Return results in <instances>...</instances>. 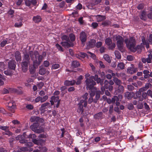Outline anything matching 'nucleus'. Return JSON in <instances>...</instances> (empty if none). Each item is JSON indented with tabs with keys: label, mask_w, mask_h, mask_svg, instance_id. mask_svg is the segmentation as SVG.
<instances>
[{
	"label": "nucleus",
	"mask_w": 152,
	"mask_h": 152,
	"mask_svg": "<svg viewBox=\"0 0 152 152\" xmlns=\"http://www.w3.org/2000/svg\"><path fill=\"white\" fill-rule=\"evenodd\" d=\"M8 110H9L12 113L14 112V108L15 107V105H13V104L11 103H9L8 104Z\"/></svg>",
	"instance_id": "nucleus-23"
},
{
	"label": "nucleus",
	"mask_w": 152,
	"mask_h": 152,
	"mask_svg": "<svg viewBox=\"0 0 152 152\" xmlns=\"http://www.w3.org/2000/svg\"><path fill=\"white\" fill-rule=\"evenodd\" d=\"M127 108L129 110H131L133 109L134 107L132 103H129L127 105Z\"/></svg>",
	"instance_id": "nucleus-50"
},
{
	"label": "nucleus",
	"mask_w": 152,
	"mask_h": 152,
	"mask_svg": "<svg viewBox=\"0 0 152 152\" xmlns=\"http://www.w3.org/2000/svg\"><path fill=\"white\" fill-rule=\"evenodd\" d=\"M102 25L103 27L108 26H111V22L108 20H106L102 23Z\"/></svg>",
	"instance_id": "nucleus-19"
},
{
	"label": "nucleus",
	"mask_w": 152,
	"mask_h": 152,
	"mask_svg": "<svg viewBox=\"0 0 152 152\" xmlns=\"http://www.w3.org/2000/svg\"><path fill=\"white\" fill-rule=\"evenodd\" d=\"M101 91H96V92L95 99H94V102L97 103L100 97Z\"/></svg>",
	"instance_id": "nucleus-17"
},
{
	"label": "nucleus",
	"mask_w": 152,
	"mask_h": 152,
	"mask_svg": "<svg viewBox=\"0 0 152 152\" xmlns=\"http://www.w3.org/2000/svg\"><path fill=\"white\" fill-rule=\"evenodd\" d=\"M111 99L112 103H114L115 101H118L119 98L117 96H115Z\"/></svg>",
	"instance_id": "nucleus-40"
},
{
	"label": "nucleus",
	"mask_w": 152,
	"mask_h": 152,
	"mask_svg": "<svg viewBox=\"0 0 152 152\" xmlns=\"http://www.w3.org/2000/svg\"><path fill=\"white\" fill-rule=\"evenodd\" d=\"M131 66L129 67L127 69V71L129 73L132 74L138 71L137 68H135L133 64H131Z\"/></svg>",
	"instance_id": "nucleus-10"
},
{
	"label": "nucleus",
	"mask_w": 152,
	"mask_h": 152,
	"mask_svg": "<svg viewBox=\"0 0 152 152\" xmlns=\"http://www.w3.org/2000/svg\"><path fill=\"white\" fill-rule=\"evenodd\" d=\"M124 88L122 85H119L116 86L115 88L114 94L115 95H118V97L120 98H122V96L121 94H123L124 91Z\"/></svg>",
	"instance_id": "nucleus-5"
},
{
	"label": "nucleus",
	"mask_w": 152,
	"mask_h": 152,
	"mask_svg": "<svg viewBox=\"0 0 152 152\" xmlns=\"http://www.w3.org/2000/svg\"><path fill=\"white\" fill-rule=\"evenodd\" d=\"M103 58L104 60L108 63H110L111 60L109 56L107 54H104L103 56Z\"/></svg>",
	"instance_id": "nucleus-30"
},
{
	"label": "nucleus",
	"mask_w": 152,
	"mask_h": 152,
	"mask_svg": "<svg viewBox=\"0 0 152 152\" xmlns=\"http://www.w3.org/2000/svg\"><path fill=\"white\" fill-rule=\"evenodd\" d=\"M108 84L109 83H108V81L107 80H105L104 81V86L105 87V88H106V89H107L108 88Z\"/></svg>",
	"instance_id": "nucleus-62"
},
{
	"label": "nucleus",
	"mask_w": 152,
	"mask_h": 152,
	"mask_svg": "<svg viewBox=\"0 0 152 152\" xmlns=\"http://www.w3.org/2000/svg\"><path fill=\"white\" fill-rule=\"evenodd\" d=\"M29 54H28L27 53L24 54V56L23 58V61L30 63V58Z\"/></svg>",
	"instance_id": "nucleus-18"
},
{
	"label": "nucleus",
	"mask_w": 152,
	"mask_h": 152,
	"mask_svg": "<svg viewBox=\"0 0 152 152\" xmlns=\"http://www.w3.org/2000/svg\"><path fill=\"white\" fill-rule=\"evenodd\" d=\"M105 42L107 46L110 45L112 43V40L110 38H107L105 40Z\"/></svg>",
	"instance_id": "nucleus-34"
},
{
	"label": "nucleus",
	"mask_w": 152,
	"mask_h": 152,
	"mask_svg": "<svg viewBox=\"0 0 152 152\" xmlns=\"http://www.w3.org/2000/svg\"><path fill=\"white\" fill-rule=\"evenodd\" d=\"M47 106L48 108H50L51 107L50 103L46 102L42 104L41 105V107L39 108V110L43 112H44L45 111V109Z\"/></svg>",
	"instance_id": "nucleus-11"
},
{
	"label": "nucleus",
	"mask_w": 152,
	"mask_h": 152,
	"mask_svg": "<svg viewBox=\"0 0 152 152\" xmlns=\"http://www.w3.org/2000/svg\"><path fill=\"white\" fill-rule=\"evenodd\" d=\"M98 26V24L96 22H93L92 23L91 26L94 28H96Z\"/></svg>",
	"instance_id": "nucleus-57"
},
{
	"label": "nucleus",
	"mask_w": 152,
	"mask_h": 152,
	"mask_svg": "<svg viewBox=\"0 0 152 152\" xmlns=\"http://www.w3.org/2000/svg\"><path fill=\"white\" fill-rule=\"evenodd\" d=\"M30 120L31 122H36L42 123L44 122V120L39 117L35 116H32L31 117Z\"/></svg>",
	"instance_id": "nucleus-8"
},
{
	"label": "nucleus",
	"mask_w": 152,
	"mask_h": 152,
	"mask_svg": "<svg viewBox=\"0 0 152 152\" xmlns=\"http://www.w3.org/2000/svg\"><path fill=\"white\" fill-rule=\"evenodd\" d=\"M140 17L141 19L145 20L146 18V15L145 13L144 12H142L140 16Z\"/></svg>",
	"instance_id": "nucleus-48"
},
{
	"label": "nucleus",
	"mask_w": 152,
	"mask_h": 152,
	"mask_svg": "<svg viewBox=\"0 0 152 152\" xmlns=\"http://www.w3.org/2000/svg\"><path fill=\"white\" fill-rule=\"evenodd\" d=\"M60 67V65L58 64H53L52 66V68L53 69H56Z\"/></svg>",
	"instance_id": "nucleus-54"
},
{
	"label": "nucleus",
	"mask_w": 152,
	"mask_h": 152,
	"mask_svg": "<svg viewBox=\"0 0 152 152\" xmlns=\"http://www.w3.org/2000/svg\"><path fill=\"white\" fill-rule=\"evenodd\" d=\"M33 20L35 23H37L41 22L42 18L40 16L37 15L33 17Z\"/></svg>",
	"instance_id": "nucleus-21"
},
{
	"label": "nucleus",
	"mask_w": 152,
	"mask_h": 152,
	"mask_svg": "<svg viewBox=\"0 0 152 152\" xmlns=\"http://www.w3.org/2000/svg\"><path fill=\"white\" fill-rule=\"evenodd\" d=\"M56 48L59 50L63 52L64 50L62 47L58 44H56Z\"/></svg>",
	"instance_id": "nucleus-56"
},
{
	"label": "nucleus",
	"mask_w": 152,
	"mask_h": 152,
	"mask_svg": "<svg viewBox=\"0 0 152 152\" xmlns=\"http://www.w3.org/2000/svg\"><path fill=\"white\" fill-rule=\"evenodd\" d=\"M5 80V78L2 76V75L0 74V86L3 85L4 83L3 80Z\"/></svg>",
	"instance_id": "nucleus-35"
},
{
	"label": "nucleus",
	"mask_w": 152,
	"mask_h": 152,
	"mask_svg": "<svg viewBox=\"0 0 152 152\" xmlns=\"http://www.w3.org/2000/svg\"><path fill=\"white\" fill-rule=\"evenodd\" d=\"M10 42L8 41V39L6 38L5 40H3L0 43V45L1 47H3L7 44Z\"/></svg>",
	"instance_id": "nucleus-28"
},
{
	"label": "nucleus",
	"mask_w": 152,
	"mask_h": 152,
	"mask_svg": "<svg viewBox=\"0 0 152 152\" xmlns=\"http://www.w3.org/2000/svg\"><path fill=\"white\" fill-rule=\"evenodd\" d=\"M29 53L31 59L33 61V64L35 66L39 65L42 59V56L39 54L37 51H34V53L32 51H29Z\"/></svg>",
	"instance_id": "nucleus-1"
},
{
	"label": "nucleus",
	"mask_w": 152,
	"mask_h": 152,
	"mask_svg": "<svg viewBox=\"0 0 152 152\" xmlns=\"http://www.w3.org/2000/svg\"><path fill=\"white\" fill-rule=\"evenodd\" d=\"M79 39L82 44L84 45L87 40V34L84 31H82L80 34Z\"/></svg>",
	"instance_id": "nucleus-7"
},
{
	"label": "nucleus",
	"mask_w": 152,
	"mask_h": 152,
	"mask_svg": "<svg viewBox=\"0 0 152 152\" xmlns=\"http://www.w3.org/2000/svg\"><path fill=\"white\" fill-rule=\"evenodd\" d=\"M61 39L63 41L65 40L66 41L69 42L70 40L69 37L66 35H63L61 37Z\"/></svg>",
	"instance_id": "nucleus-42"
},
{
	"label": "nucleus",
	"mask_w": 152,
	"mask_h": 152,
	"mask_svg": "<svg viewBox=\"0 0 152 152\" xmlns=\"http://www.w3.org/2000/svg\"><path fill=\"white\" fill-rule=\"evenodd\" d=\"M99 74L100 75V77L101 78H103L104 75H105L104 72H101L100 70H99L97 72V74Z\"/></svg>",
	"instance_id": "nucleus-60"
},
{
	"label": "nucleus",
	"mask_w": 152,
	"mask_h": 152,
	"mask_svg": "<svg viewBox=\"0 0 152 152\" xmlns=\"http://www.w3.org/2000/svg\"><path fill=\"white\" fill-rule=\"evenodd\" d=\"M9 126H0V129L2 130L5 131L9 130Z\"/></svg>",
	"instance_id": "nucleus-55"
},
{
	"label": "nucleus",
	"mask_w": 152,
	"mask_h": 152,
	"mask_svg": "<svg viewBox=\"0 0 152 152\" xmlns=\"http://www.w3.org/2000/svg\"><path fill=\"white\" fill-rule=\"evenodd\" d=\"M80 64L79 62L76 60L72 62V66L73 68H76L79 66Z\"/></svg>",
	"instance_id": "nucleus-22"
},
{
	"label": "nucleus",
	"mask_w": 152,
	"mask_h": 152,
	"mask_svg": "<svg viewBox=\"0 0 152 152\" xmlns=\"http://www.w3.org/2000/svg\"><path fill=\"white\" fill-rule=\"evenodd\" d=\"M76 81L75 80L69 81L66 80L64 82V85L66 86H73L75 84Z\"/></svg>",
	"instance_id": "nucleus-16"
},
{
	"label": "nucleus",
	"mask_w": 152,
	"mask_h": 152,
	"mask_svg": "<svg viewBox=\"0 0 152 152\" xmlns=\"http://www.w3.org/2000/svg\"><path fill=\"white\" fill-rule=\"evenodd\" d=\"M22 21L21 20L19 22L15 23V26L16 27H20L22 26Z\"/></svg>",
	"instance_id": "nucleus-44"
},
{
	"label": "nucleus",
	"mask_w": 152,
	"mask_h": 152,
	"mask_svg": "<svg viewBox=\"0 0 152 152\" xmlns=\"http://www.w3.org/2000/svg\"><path fill=\"white\" fill-rule=\"evenodd\" d=\"M125 42L127 47L131 51L133 52L136 51V49L134 48L136 45V40L134 37H130L129 39H126Z\"/></svg>",
	"instance_id": "nucleus-2"
},
{
	"label": "nucleus",
	"mask_w": 152,
	"mask_h": 152,
	"mask_svg": "<svg viewBox=\"0 0 152 152\" xmlns=\"http://www.w3.org/2000/svg\"><path fill=\"white\" fill-rule=\"evenodd\" d=\"M125 96L127 99H131L132 98L131 93L127 91L125 93Z\"/></svg>",
	"instance_id": "nucleus-36"
},
{
	"label": "nucleus",
	"mask_w": 152,
	"mask_h": 152,
	"mask_svg": "<svg viewBox=\"0 0 152 152\" xmlns=\"http://www.w3.org/2000/svg\"><path fill=\"white\" fill-rule=\"evenodd\" d=\"M96 40L94 39H91L89 42V46L91 48H94L95 46Z\"/></svg>",
	"instance_id": "nucleus-26"
},
{
	"label": "nucleus",
	"mask_w": 152,
	"mask_h": 152,
	"mask_svg": "<svg viewBox=\"0 0 152 152\" xmlns=\"http://www.w3.org/2000/svg\"><path fill=\"white\" fill-rule=\"evenodd\" d=\"M30 63L23 61L21 64V67L23 72H26L28 70V65Z\"/></svg>",
	"instance_id": "nucleus-12"
},
{
	"label": "nucleus",
	"mask_w": 152,
	"mask_h": 152,
	"mask_svg": "<svg viewBox=\"0 0 152 152\" xmlns=\"http://www.w3.org/2000/svg\"><path fill=\"white\" fill-rule=\"evenodd\" d=\"M115 55L116 58L118 59H120L121 58V56L120 53L117 50H115Z\"/></svg>",
	"instance_id": "nucleus-33"
},
{
	"label": "nucleus",
	"mask_w": 152,
	"mask_h": 152,
	"mask_svg": "<svg viewBox=\"0 0 152 152\" xmlns=\"http://www.w3.org/2000/svg\"><path fill=\"white\" fill-rule=\"evenodd\" d=\"M39 148L40 149V151L43 152L46 151L48 150V149L45 147L39 146Z\"/></svg>",
	"instance_id": "nucleus-53"
},
{
	"label": "nucleus",
	"mask_w": 152,
	"mask_h": 152,
	"mask_svg": "<svg viewBox=\"0 0 152 152\" xmlns=\"http://www.w3.org/2000/svg\"><path fill=\"white\" fill-rule=\"evenodd\" d=\"M108 48L109 49L113 50L116 46V45L115 43H112L110 45H108Z\"/></svg>",
	"instance_id": "nucleus-39"
},
{
	"label": "nucleus",
	"mask_w": 152,
	"mask_h": 152,
	"mask_svg": "<svg viewBox=\"0 0 152 152\" xmlns=\"http://www.w3.org/2000/svg\"><path fill=\"white\" fill-rule=\"evenodd\" d=\"M15 57L16 61L17 62L21 61L22 57L20 53L18 51H17L15 53Z\"/></svg>",
	"instance_id": "nucleus-14"
},
{
	"label": "nucleus",
	"mask_w": 152,
	"mask_h": 152,
	"mask_svg": "<svg viewBox=\"0 0 152 152\" xmlns=\"http://www.w3.org/2000/svg\"><path fill=\"white\" fill-rule=\"evenodd\" d=\"M143 107V104L142 102H139L137 105V107L139 109H142Z\"/></svg>",
	"instance_id": "nucleus-59"
},
{
	"label": "nucleus",
	"mask_w": 152,
	"mask_h": 152,
	"mask_svg": "<svg viewBox=\"0 0 152 152\" xmlns=\"http://www.w3.org/2000/svg\"><path fill=\"white\" fill-rule=\"evenodd\" d=\"M97 21L100 22L103 20L106 19V17L104 15H97L96 16Z\"/></svg>",
	"instance_id": "nucleus-20"
},
{
	"label": "nucleus",
	"mask_w": 152,
	"mask_h": 152,
	"mask_svg": "<svg viewBox=\"0 0 152 152\" xmlns=\"http://www.w3.org/2000/svg\"><path fill=\"white\" fill-rule=\"evenodd\" d=\"M59 97L58 96H52L51 98V99L53 100L55 102H58L59 100Z\"/></svg>",
	"instance_id": "nucleus-38"
},
{
	"label": "nucleus",
	"mask_w": 152,
	"mask_h": 152,
	"mask_svg": "<svg viewBox=\"0 0 152 152\" xmlns=\"http://www.w3.org/2000/svg\"><path fill=\"white\" fill-rule=\"evenodd\" d=\"M88 95V94L87 93H86L85 94L82 96V97L83 99V100L84 101H87V100L88 99L87 96Z\"/></svg>",
	"instance_id": "nucleus-51"
},
{
	"label": "nucleus",
	"mask_w": 152,
	"mask_h": 152,
	"mask_svg": "<svg viewBox=\"0 0 152 152\" xmlns=\"http://www.w3.org/2000/svg\"><path fill=\"white\" fill-rule=\"evenodd\" d=\"M113 80L117 86L121 85L122 84L121 81L117 77H114Z\"/></svg>",
	"instance_id": "nucleus-24"
},
{
	"label": "nucleus",
	"mask_w": 152,
	"mask_h": 152,
	"mask_svg": "<svg viewBox=\"0 0 152 152\" xmlns=\"http://www.w3.org/2000/svg\"><path fill=\"white\" fill-rule=\"evenodd\" d=\"M94 81H96L97 83H99L103 79L99 77L98 75L96 74L94 76Z\"/></svg>",
	"instance_id": "nucleus-25"
},
{
	"label": "nucleus",
	"mask_w": 152,
	"mask_h": 152,
	"mask_svg": "<svg viewBox=\"0 0 152 152\" xmlns=\"http://www.w3.org/2000/svg\"><path fill=\"white\" fill-rule=\"evenodd\" d=\"M127 88L129 91H132L134 89V86L131 85H128L127 86Z\"/></svg>",
	"instance_id": "nucleus-52"
},
{
	"label": "nucleus",
	"mask_w": 152,
	"mask_h": 152,
	"mask_svg": "<svg viewBox=\"0 0 152 152\" xmlns=\"http://www.w3.org/2000/svg\"><path fill=\"white\" fill-rule=\"evenodd\" d=\"M94 76H91L89 78H86L85 81L86 85V88L87 89L91 90L93 89L94 86L96 85V82L93 80Z\"/></svg>",
	"instance_id": "nucleus-4"
},
{
	"label": "nucleus",
	"mask_w": 152,
	"mask_h": 152,
	"mask_svg": "<svg viewBox=\"0 0 152 152\" xmlns=\"http://www.w3.org/2000/svg\"><path fill=\"white\" fill-rule=\"evenodd\" d=\"M125 64L122 62L119 63L117 65V67L118 70H123L124 69Z\"/></svg>",
	"instance_id": "nucleus-27"
},
{
	"label": "nucleus",
	"mask_w": 152,
	"mask_h": 152,
	"mask_svg": "<svg viewBox=\"0 0 152 152\" xmlns=\"http://www.w3.org/2000/svg\"><path fill=\"white\" fill-rule=\"evenodd\" d=\"M117 41V45L118 49L121 52L124 51V39L120 35L114 36V37Z\"/></svg>",
	"instance_id": "nucleus-3"
},
{
	"label": "nucleus",
	"mask_w": 152,
	"mask_h": 152,
	"mask_svg": "<svg viewBox=\"0 0 152 152\" xmlns=\"http://www.w3.org/2000/svg\"><path fill=\"white\" fill-rule=\"evenodd\" d=\"M83 76L82 75H80L77 78V82H76V85H79L81 83V80L83 79Z\"/></svg>",
	"instance_id": "nucleus-37"
},
{
	"label": "nucleus",
	"mask_w": 152,
	"mask_h": 152,
	"mask_svg": "<svg viewBox=\"0 0 152 152\" xmlns=\"http://www.w3.org/2000/svg\"><path fill=\"white\" fill-rule=\"evenodd\" d=\"M48 98V96L47 95H45L43 97H41V103H42L45 101Z\"/></svg>",
	"instance_id": "nucleus-49"
},
{
	"label": "nucleus",
	"mask_w": 152,
	"mask_h": 152,
	"mask_svg": "<svg viewBox=\"0 0 152 152\" xmlns=\"http://www.w3.org/2000/svg\"><path fill=\"white\" fill-rule=\"evenodd\" d=\"M44 83L43 82H40L37 84V86L39 88L41 89L44 86Z\"/></svg>",
	"instance_id": "nucleus-64"
},
{
	"label": "nucleus",
	"mask_w": 152,
	"mask_h": 152,
	"mask_svg": "<svg viewBox=\"0 0 152 152\" xmlns=\"http://www.w3.org/2000/svg\"><path fill=\"white\" fill-rule=\"evenodd\" d=\"M5 65L3 62H0V70L2 71L5 68Z\"/></svg>",
	"instance_id": "nucleus-47"
},
{
	"label": "nucleus",
	"mask_w": 152,
	"mask_h": 152,
	"mask_svg": "<svg viewBox=\"0 0 152 152\" xmlns=\"http://www.w3.org/2000/svg\"><path fill=\"white\" fill-rule=\"evenodd\" d=\"M136 95L137 97L139 98V100L140 101V99L141 97V93L139 91H137L136 92Z\"/></svg>",
	"instance_id": "nucleus-61"
},
{
	"label": "nucleus",
	"mask_w": 152,
	"mask_h": 152,
	"mask_svg": "<svg viewBox=\"0 0 152 152\" xmlns=\"http://www.w3.org/2000/svg\"><path fill=\"white\" fill-rule=\"evenodd\" d=\"M4 73L7 75H11L12 74V72L10 70H7L4 71Z\"/></svg>",
	"instance_id": "nucleus-46"
},
{
	"label": "nucleus",
	"mask_w": 152,
	"mask_h": 152,
	"mask_svg": "<svg viewBox=\"0 0 152 152\" xmlns=\"http://www.w3.org/2000/svg\"><path fill=\"white\" fill-rule=\"evenodd\" d=\"M147 93L143 92L142 93V96L140 99V101H142L144 99H146L147 98Z\"/></svg>",
	"instance_id": "nucleus-31"
},
{
	"label": "nucleus",
	"mask_w": 152,
	"mask_h": 152,
	"mask_svg": "<svg viewBox=\"0 0 152 152\" xmlns=\"http://www.w3.org/2000/svg\"><path fill=\"white\" fill-rule=\"evenodd\" d=\"M46 69L45 68H41L39 71V73L42 75H44L45 73Z\"/></svg>",
	"instance_id": "nucleus-41"
},
{
	"label": "nucleus",
	"mask_w": 152,
	"mask_h": 152,
	"mask_svg": "<svg viewBox=\"0 0 152 152\" xmlns=\"http://www.w3.org/2000/svg\"><path fill=\"white\" fill-rule=\"evenodd\" d=\"M104 116L102 112H100L94 114V117L95 119H102L103 118Z\"/></svg>",
	"instance_id": "nucleus-15"
},
{
	"label": "nucleus",
	"mask_w": 152,
	"mask_h": 152,
	"mask_svg": "<svg viewBox=\"0 0 152 152\" xmlns=\"http://www.w3.org/2000/svg\"><path fill=\"white\" fill-rule=\"evenodd\" d=\"M16 63L14 60L10 61L8 63V66L9 69L15 70Z\"/></svg>",
	"instance_id": "nucleus-9"
},
{
	"label": "nucleus",
	"mask_w": 152,
	"mask_h": 152,
	"mask_svg": "<svg viewBox=\"0 0 152 152\" xmlns=\"http://www.w3.org/2000/svg\"><path fill=\"white\" fill-rule=\"evenodd\" d=\"M78 107L77 109V112L79 113H82L84 111V109L83 108V107L84 106H83L82 105H78Z\"/></svg>",
	"instance_id": "nucleus-32"
},
{
	"label": "nucleus",
	"mask_w": 152,
	"mask_h": 152,
	"mask_svg": "<svg viewBox=\"0 0 152 152\" xmlns=\"http://www.w3.org/2000/svg\"><path fill=\"white\" fill-rule=\"evenodd\" d=\"M39 124L38 123H34L30 126V128L33 131L37 133H40L43 132L42 129L38 128Z\"/></svg>",
	"instance_id": "nucleus-6"
},
{
	"label": "nucleus",
	"mask_w": 152,
	"mask_h": 152,
	"mask_svg": "<svg viewBox=\"0 0 152 152\" xmlns=\"http://www.w3.org/2000/svg\"><path fill=\"white\" fill-rule=\"evenodd\" d=\"M102 45V42H97L96 44V46L97 48H99L101 47Z\"/></svg>",
	"instance_id": "nucleus-58"
},
{
	"label": "nucleus",
	"mask_w": 152,
	"mask_h": 152,
	"mask_svg": "<svg viewBox=\"0 0 152 152\" xmlns=\"http://www.w3.org/2000/svg\"><path fill=\"white\" fill-rule=\"evenodd\" d=\"M102 1V0H94L91 3L92 5H95L99 4Z\"/></svg>",
	"instance_id": "nucleus-43"
},
{
	"label": "nucleus",
	"mask_w": 152,
	"mask_h": 152,
	"mask_svg": "<svg viewBox=\"0 0 152 152\" xmlns=\"http://www.w3.org/2000/svg\"><path fill=\"white\" fill-rule=\"evenodd\" d=\"M61 44L62 46L65 48H69L71 47H72L74 45L73 43L70 41L69 42H61Z\"/></svg>",
	"instance_id": "nucleus-13"
},
{
	"label": "nucleus",
	"mask_w": 152,
	"mask_h": 152,
	"mask_svg": "<svg viewBox=\"0 0 152 152\" xmlns=\"http://www.w3.org/2000/svg\"><path fill=\"white\" fill-rule=\"evenodd\" d=\"M71 41L72 42L74 41L75 39V35L73 34H71L69 35Z\"/></svg>",
	"instance_id": "nucleus-45"
},
{
	"label": "nucleus",
	"mask_w": 152,
	"mask_h": 152,
	"mask_svg": "<svg viewBox=\"0 0 152 152\" xmlns=\"http://www.w3.org/2000/svg\"><path fill=\"white\" fill-rule=\"evenodd\" d=\"M87 104V101H84L83 99H81L80 100V102L78 104V105H82L84 107H86Z\"/></svg>",
	"instance_id": "nucleus-29"
},
{
	"label": "nucleus",
	"mask_w": 152,
	"mask_h": 152,
	"mask_svg": "<svg viewBox=\"0 0 152 152\" xmlns=\"http://www.w3.org/2000/svg\"><path fill=\"white\" fill-rule=\"evenodd\" d=\"M144 7V5L143 4H140L138 5L137 6V8L139 10H142Z\"/></svg>",
	"instance_id": "nucleus-63"
}]
</instances>
